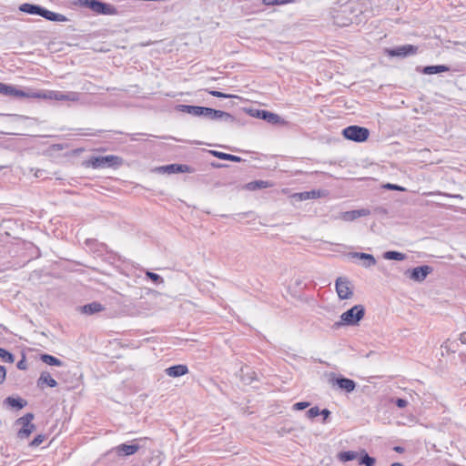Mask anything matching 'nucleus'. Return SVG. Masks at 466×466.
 Wrapping results in <instances>:
<instances>
[{"label": "nucleus", "instance_id": "1", "mask_svg": "<svg viewBox=\"0 0 466 466\" xmlns=\"http://www.w3.org/2000/svg\"><path fill=\"white\" fill-rule=\"evenodd\" d=\"M0 94L6 96L25 97V98H41L56 101H71L77 102L80 95L77 92L56 91V90H23L16 88L13 85H7L0 82Z\"/></svg>", "mask_w": 466, "mask_h": 466}, {"label": "nucleus", "instance_id": "2", "mask_svg": "<svg viewBox=\"0 0 466 466\" xmlns=\"http://www.w3.org/2000/svg\"><path fill=\"white\" fill-rule=\"evenodd\" d=\"M19 11L29 14V15H35L44 17L45 19L52 22H66L68 21V18L59 13H55L53 11H50L39 5L35 4H30V3H24L19 5L18 7Z\"/></svg>", "mask_w": 466, "mask_h": 466}, {"label": "nucleus", "instance_id": "3", "mask_svg": "<svg viewBox=\"0 0 466 466\" xmlns=\"http://www.w3.org/2000/svg\"><path fill=\"white\" fill-rule=\"evenodd\" d=\"M365 315V308L362 305H355L350 309L343 312L340 316V320L334 324L335 328H339L344 325L354 326L357 325Z\"/></svg>", "mask_w": 466, "mask_h": 466}, {"label": "nucleus", "instance_id": "4", "mask_svg": "<svg viewBox=\"0 0 466 466\" xmlns=\"http://www.w3.org/2000/svg\"><path fill=\"white\" fill-rule=\"evenodd\" d=\"M88 163L93 168L101 169L119 167L123 163V159L115 155L95 156L89 159Z\"/></svg>", "mask_w": 466, "mask_h": 466}, {"label": "nucleus", "instance_id": "5", "mask_svg": "<svg viewBox=\"0 0 466 466\" xmlns=\"http://www.w3.org/2000/svg\"><path fill=\"white\" fill-rule=\"evenodd\" d=\"M342 135L349 140L361 143L369 138L370 130L364 127L349 126L342 130Z\"/></svg>", "mask_w": 466, "mask_h": 466}, {"label": "nucleus", "instance_id": "6", "mask_svg": "<svg viewBox=\"0 0 466 466\" xmlns=\"http://www.w3.org/2000/svg\"><path fill=\"white\" fill-rule=\"evenodd\" d=\"M202 112L199 114V116H203L209 120H221L224 122L233 123L235 121V117L225 111L214 109L211 107H201Z\"/></svg>", "mask_w": 466, "mask_h": 466}, {"label": "nucleus", "instance_id": "7", "mask_svg": "<svg viewBox=\"0 0 466 466\" xmlns=\"http://www.w3.org/2000/svg\"><path fill=\"white\" fill-rule=\"evenodd\" d=\"M34 417V414L29 412L16 420L15 423L22 426L17 432V437L19 439L28 438L35 430V424L32 423Z\"/></svg>", "mask_w": 466, "mask_h": 466}, {"label": "nucleus", "instance_id": "8", "mask_svg": "<svg viewBox=\"0 0 466 466\" xmlns=\"http://www.w3.org/2000/svg\"><path fill=\"white\" fill-rule=\"evenodd\" d=\"M353 10V4L347 3L340 10H338L333 15L334 24L338 26H348L353 23V17L345 16V14L351 13Z\"/></svg>", "mask_w": 466, "mask_h": 466}, {"label": "nucleus", "instance_id": "9", "mask_svg": "<svg viewBox=\"0 0 466 466\" xmlns=\"http://www.w3.org/2000/svg\"><path fill=\"white\" fill-rule=\"evenodd\" d=\"M335 289L340 299H350L353 295L350 282L347 278L339 277L335 281Z\"/></svg>", "mask_w": 466, "mask_h": 466}, {"label": "nucleus", "instance_id": "10", "mask_svg": "<svg viewBox=\"0 0 466 466\" xmlns=\"http://www.w3.org/2000/svg\"><path fill=\"white\" fill-rule=\"evenodd\" d=\"M418 46L413 45H403L392 48H387L385 53L391 56L407 57L417 54Z\"/></svg>", "mask_w": 466, "mask_h": 466}, {"label": "nucleus", "instance_id": "11", "mask_svg": "<svg viewBox=\"0 0 466 466\" xmlns=\"http://www.w3.org/2000/svg\"><path fill=\"white\" fill-rule=\"evenodd\" d=\"M157 171L161 174H177V173H193L195 169L186 164H169L157 167Z\"/></svg>", "mask_w": 466, "mask_h": 466}, {"label": "nucleus", "instance_id": "12", "mask_svg": "<svg viewBox=\"0 0 466 466\" xmlns=\"http://www.w3.org/2000/svg\"><path fill=\"white\" fill-rule=\"evenodd\" d=\"M432 268L428 265L416 267L410 271L409 277L410 279L418 282L423 281L430 273H431Z\"/></svg>", "mask_w": 466, "mask_h": 466}, {"label": "nucleus", "instance_id": "13", "mask_svg": "<svg viewBox=\"0 0 466 466\" xmlns=\"http://www.w3.org/2000/svg\"><path fill=\"white\" fill-rule=\"evenodd\" d=\"M370 214V209L368 208H360L354 209L350 211L342 212L339 218L344 221H353L360 217H366Z\"/></svg>", "mask_w": 466, "mask_h": 466}, {"label": "nucleus", "instance_id": "14", "mask_svg": "<svg viewBox=\"0 0 466 466\" xmlns=\"http://www.w3.org/2000/svg\"><path fill=\"white\" fill-rule=\"evenodd\" d=\"M349 257L351 258H359L363 260L362 266L364 268H370L377 262L373 255L363 252H350Z\"/></svg>", "mask_w": 466, "mask_h": 466}, {"label": "nucleus", "instance_id": "15", "mask_svg": "<svg viewBox=\"0 0 466 466\" xmlns=\"http://www.w3.org/2000/svg\"><path fill=\"white\" fill-rule=\"evenodd\" d=\"M139 448L137 443H122L116 447V451L119 456H129L135 454Z\"/></svg>", "mask_w": 466, "mask_h": 466}, {"label": "nucleus", "instance_id": "16", "mask_svg": "<svg viewBox=\"0 0 466 466\" xmlns=\"http://www.w3.org/2000/svg\"><path fill=\"white\" fill-rule=\"evenodd\" d=\"M165 373L172 378L181 377L188 373V368L185 364H177L165 370Z\"/></svg>", "mask_w": 466, "mask_h": 466}, {"label": "nucleus", "instance_id": "17", "mask_svg": "<svg viewBox=\"0 0 466 466\" xmlns=\"http://www.w3.org/2000/svg\"><path fill=\"white\" fill-rule=\"evenodd\" d=\"M36 383L37 387L41 389H43L46 385L50 388H55L57 385L56 380L53 379L50 373L47 371L41 372Z\"/></svg>", "mask_w": 466, "mask_h": 466}, {"label": "nucleus", "instance_id": "18", "mask_svg": "<svg viewBox=\"0 0 466 466\" xmlns=\"http://www.w3.org/2000/svg\"><path fill=\"white\" fill-rule=\"evenodd\" d=\"M334 382L339 388L344 390L346 392H352L356 388V382L353 380L345 377H339Z\"/></svg>", "mask_w": 466, "mask_h": 466}, {"label": "nucleus", "instance_id": "19", "mask_svg": "<svg viewBox=\"0 0 466 466\" xmlns=\"http://www.w3.org/2000/svg\"><path fill=\"white\" fill-rule=\"evenodd\" d=\"M96 14L106 15H115L117 14V9L114 5H112L110 4L98 1L97 6H96Z\"/></svg>", "mask_w": 466, "mask_h": 466}, {"label": "nucleus", "instance_id": "20", "mask_svg": "<svg viewBox=\"0 0 466 466\" xmlns=\"http://www.w3.org/2000/svg\"><path fill=\"white\" fill-rule=\"evenodd\" d=\"M448 71H450V67L445 65L426 66L421 69L424 75H434Z\"/></svg>", "mask_w": 466, "mask_h": 466}, {"label": "nucleus", "instance_id": "21", "mask_svg": "<svg viewBox=\"0 0 466 466\" xmlns=\"http://www.w3.org/2000/svg\"><path fill=\"white\" fill-rule=\"evenodd\" d=\"M103 309L104 307L102 306V304L96 301H93L82 307V312L87 315H92L100 312Z\"/></svg>", "mask_w": 466, "mask_h": 466}, {"label": "nucleus", "instance_id": "22", "mask_svg": "<svg viewBox=\"0 0 466 466\" xmlns=\"http://www.w3.org/2000/svg\"><path fill=\"white\" fill-rule=\"evenodd\" d=\"M200 106H191V105H178L177 109L180 112L187 113L192 115L194 116H199V114L202 112Z\"/></svg>", "mask_w": 466, "mask_h": 466}, {"label": "nucleus", "instance_id": "23", "mask_svg": "<svg viewBox=\"0 0 466 466\" xmlns=\"http://www.w3.org/2000/svg\"><path fill=\"white\" fill-rule=\"evenodd\" d=\"M257 116L258 117L272 124H276L279 121V116L277 114L271 113L267 110H258Z\"/></svg>", "mask_w": 466, "mask_h": 466}, {"label": "nucleus", "instance_id": "24", "mask_svg": "<svg viewBox=\"0 0 466 466\" xmlns=\"http://www.w3.org/2000/svg\"><path fill=\"white\" fill-rule=\"evenodd\" d=\"M4 403L16 410H21L27 404L25 400L14 397L5 398Z\"/></svg>", "mask_w": 466, "mask_h": 466}, {"label": "nucleus", "instance_id": "25", "mask_svg": "<svg viewBox=\"0 0 466 466\" xmlns=\"http://www.w3.org/2000/svg\"><path fill=\"white\" fill-rule=\"evenodd\" d=\"M209 153L219 158V159H223V160H229V161H232V162H241L242 158L238 156H235V155H231V154H228V153H224V152H220V151H216V150H210Z\"/></svg>", "mask_w": 466, "mask_h": 466}, {"label": "nucleus", "instance_id": "26", "mask_svg": "<svg viewBox=\"0 0 466 466\" xmlns=\"http://www.w3.org/2000/svg\"><path fill=\"white\" fill-rule=\"evenodd\" d=\"M359 463L365 466H374L376 463L375 458L370 456L366 451H362L359 457Z\"/></svg>", "mask_w": 466, "mask_h": 466}, {"label": "nucleus", "instance_id": "27", "mask_svg": "<svg viewBox=\"0 0 466 466\" xmlns=\"http://www.w3.org/2000/svg\"><path fill=\"white\" fill-rule=\"evenodd\" d=\"M40 359L44 363L50 366L60 367L63 365V362L59 359L50 354H42Z\"/></svg>", "mask_w": 466, "mask_h": 466}, {"label": "nucleus", "instance_id": "28", "mask_svg": "<svg viewBox=\"0 0 466 466\" xmlns=\"http://www.w3.org/2000/svg\"><path fill=\"white\" fill-rule=\"evenodd\" d=\"M359 457V453L354 451H341L338 454V459L342 462L353 461Z\"/></svg>", "mask_w": 466, "mask_h": 466}, {"label": "nucleus", "instance_id": "29", "mask_svg": "<svg viewBox=\"0 0 466 466\" xmlns=\"http://www.w3.org/2000/svg\"><path fill=\"white\" fill-rule=\"evenodd\" d=\"M383 258L385 259H389V260L402 261L406 258V255L401 252H399V251L390 250V251H386L383 254Z\"/></svg>", "mask_w": 466, "mask_h": 466}, {"label": "nucleus", "instance_id": "30", "mask_svg": "<svg viewBox=\"0 0 466 466\" xmlns=\"http://www.w3.org/2000/svg\"><path fill=\"white\" fill-rule=\"evenodd\" d=\"M268 187V182L264 180H255L248 183L246 185V188L248 190H258L261 188H266Z\"/></svg>", "mask_w": 466, "mask_h": 466}, {"label": "nucleus", "instance_id": "31", "mask_svg": "<svg viewBox=\"0 0 466 466\" xmlns=\"http://www.w3.org/2000/svg\"><path fill=\"white\" fill-rule=\"evenodd\" d=\"M98 1L99 0H77L76 4H78L80 6L89 8L94 13H96Z\"/></svg>", "mask_w": 466, "mask_h": 466}, {"label": "nucleus", "instance_id": "32", "mask_svg": "<svg viewBox=\"0 0 466 466\" xmlns=\"http://www.w3.org/2000/svg\"><path fill=\"white\" fill-rule=\"evenodd\" d=\"M146 276L148 279H150L156 285L164 284V279L157 273L147 270Z\"/></svg>", "mask_w": 466, "mask_h": 466}, {"label": "nucleus", "instance_id": "33", "mask_svg": "<svg viewBox=\"0 0 466 466\" xmlns=\"http://www.w3.org/2000/svg\"><path fill=\"white\" fill-rule=\"evenodd\" d=\"M0 358L8 363H13L15 361V356L4 348H0Z\"/></svg>", "mask_w": 466, "mask_h": 466}, {"label": "nucleus", "instance_id": "34", "mask_svg": "<svg viewBox=\"0 0 466 466\" xmlns=\"http://www.w3.org/2000/svg\"><path fill=\"white\" fill-rule=\"evenodd\" d=\"M46 439V436L43 434L36 435L32 441L30 442V447H37L39 446Z\"/></svg>", "mask_w": 466, "mask_h": 466}, {"label": "nucleus", "instance_id": "35", "mask_svg": "<svg viewBox=\"0 0 466 466\" xmlns=\"http://www.w3.org/2000/svg\"><path fill=\"white\" fill-rule=\"evenodd\" d=\"M292 0H263V3L266 5H284L287 3H290Z\"/></svg>", "mask_w": 466, "mask_h": 466}, {"label": "nucleus", "instance_id": "36", "mask_svg": "<svg viewBox=\"0 0 466 466\" xmlns=\"http://www.w3.org/2000/svg\"><path fill=\"white\" fill-rule=\"evenodd\" d=\"M316 196H317V193L314 190L313 191H305V192H301L299 194V198L301 200H306V199H309L311 198H316Z\"/></svg>", "mask_w": 466, "mask_h": 466}, {"label": "nucleus", "instance_id": "37", "mask_svg": "<svg viewBox=\"0 0 466 466\" xmlns=\"http://www.w3.org/2000/svg\"><path fill=\"white\" fill-rule=\"evenodd\" d=\"M306 414L309 419H313L319 415V409L318 406L312 407L307 411Z\"/></svg>", "mask_w": 466, "mask_h": 466}, {"label": "nucleus", "instance_id": "38", "mask_svg": "<svg viewBox=\"0 0 466 466\" xmlns=\"http://www.w3.org/2000/svg\"><path fill=\"white\" fill-rule=\"evenodd\" d=\"M208 93L215 97H223V98L232 97L231 95H228V94L222 93L220 91H216V90H210V91H208Z\"/></svg>", "mask_w": 466, "mask_h": 466}, {"label": "nucleus", "instance_id": "39", "mask_svg": "<svg viewBox=\"0 0 466 466\" xmlns=\"http://www.w3.org/2000/svg\"><path fill=\"white\" fill-rule=\"evenodd\" d=\"M384 187L390 190L405 191V188L403 187L391 183H387L386 185H384Z\"/></svg>", "mask_w": 466, "mask_h": 466}, {"label": "nucleus", "instance_id": "40", "mask_svg": "<svg viewBox=\"0 0 466 466\" xmlns=\"http://www.w3.org/2000/svg\"><path fill=\"white\" fill-rule=\"evenodd\" d=\"M309 406V402L308 401H300L297 402L293 405V409L296 410H302Z\"/></svg>", "mask_w": 466, "mask_h": 466}, {"label": "nucleus", "instance_id": "41", "mask_svg": "<svg viewBox=\"0 0 466 466\" xmlns=\"http://www.w3.org/2000/svg\"><path fill=\"white\" fill-rule=\"evenodd\" d=\"M398 408H405L408 405V401L405 399L398 398L392 400Z\"/></svg>", "mask_w": 466, "mask_h": 466}, {"label": "nucleus", "instance_id": "42", "mask_svg": "<svg viewBox=\"0 0 466 466\" xmlns=\"http://www.w3.org/2000/svg\"><path fill=\"white\" fill-rule=\"evenodd\" d=\"M16 367L20 370H25L27 369V363L25 356H23L22 359L17 362Z\"/></svg>", "mask_w": 466, "mask_h": 466}, {"label": "nucleus", "instance_id": "43", "mask_svg": "<svg viewBox=\"0 0 466 466\" xmlns=\"http://www.w3.org/2000/svg\"><path fill=\"white\" fill-rule=\"evenodd\" d=\"M319 415L323 417V422H326L330 415V411L328 409L319 410Z\"/></svg>", "mask_w": 466, "mask_h": 466}, {"label": "nucleus", "instance_id": "44", "mask_svg": "<svg viewBox=\"0 0 466 466\" xmlns=\"http://www.w3.org/2000/svg\"><path fill=\"white\" fill-rule=\"evenodd\" d=\"M5 376H6V370L4 366L0 365V384H2L5 381Z\"/></svg>", "mask_w": 466, "mask_h": 466}, {"label": "nucleus", "instance_id": "45", "mask_svg": "<svg viewBox=\"0 0 466 466\" xmlns=\"http://www.w3.org/2000/svg\"><path fill=\"white\" fill-rule=\"evenodd\" d=\"M460 340L462 344H466V332L461 334Z\"/></svg>", "mask_w": 466, "mask_h": 466}, {"label": "nucleus", "instance_id": "46", "mask_svg": "<svg viewBox=\"0 0 466 466\" xmlns=\"http://www.w3.org/2000/svg\"><path fill=\"white\" fill-rule=\"evenodd\" d=\"M394 451H395L396 452L401 453V452H403V451H404V448H403V447H400V446H396V447H394Z\"/></svg>", "mask_w": 466, "mask_h": 466}, {"label": "nucleus", "instance_id": "47", "mask_svg": "<svg viewBox=\"0 0 466 466\" xmlns=\"http://www.w3.org/2000/svg\"><path fill=\"white\" fill-rule=\"evenodd\" d=\"M390 466H403V464H401L400 462H394Z\"/></svg>", "mask_w": 466, "mask_h": 466}, {"label": "nucleus", "instance_id": "48", "mask_svg": "<svg viewBox=\"0 0 466 466\" xmlns=\"http://www.w3.org/2000/svg\"><path fill=\"white\" fill-rule=\"evenodd\" d=\"M296 285L297 286H299L300 285V282L299 280H296Z\"/></svg>", "mask_w": 466, "mask_h": 466}]
</instances>
